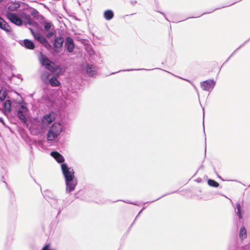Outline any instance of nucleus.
<instances>
[{
  "mask_svg": "<svg viewBox=\"0 0 250 250\" xmlns=\"http://www.w3.org/2000/svg\"><path fill=\"white\" fill-rule=\"evenodd\" d=\"M61 169L64 178L66 186V192L70 194L77 185V180L74 175L73 168L69 167L65 163L61 164Z\"/></svg>",
  "mask_w": 250,
  "mask_h": 250,
  "instance_id": "nucleus-1",
  "label": "nucleus"
},
{
  "mask_svg": "<svg viewBox=\"0 0 250 250\" xmlns=\"http://www.w3.org/2000/svg\"><path fill=\"white\" fill-rule=\"evenodd\" d=\"M55 119V117L53 113L46 114L42 117L41 122H38L37 125L33 124L29 129L33 134H38L45 130Z\"/></svg>",
  "mask_w": 250,
  "mask_h": 250,
  "instance_id": "nucleus-2",
  "label": "nucleus"
},
{
  "mask_svg": "<svg viewBox=\"0 0 250 250\" xmlns=\"http://www.w3.org/2000/svg\"><path fill=\"white\" fill-rule=\"evenodd\" d=\"M39 60L42 64L46 69L54 73L57 76L60 75L62 72L61 68L50 61L45 55L41 54L39 57Z\"/></svg>",
  "mask_w": 250,
  "mask_h": 250,
  "instance_id": "nucleus-3",
  "label": "nucleus"
},
{
  "mask_svg": "<svg viewBox=\"0 0 250 250\" xmlns=\"http://www.w3.org/2000/svg\"><path fill=\"white\" fill-rule=\"evenodd\" d=\"M63 130V125L59 122L54 123L49 127L47 133L48 141L55 140L61 134Z\"/></svg>",
  "mask_w": 250,
  "mask_h": 250,
  "instance_id": "nucleus-4",
  "label": "nucleus"
},
{
  "mask_svg": "<svg viewBox=\"0 0 250 250\" xmlns=\"http://www.w3.org/2000/svg\"><path fill=\"white\" fill-rule=\"evenodd\" d=\"M29 114L30 111L26 104L24 103H21L18 109L17 116L21 121L25 124L27 127L28 126L27 118L29 117Z\"/></svg>",
  "mask_w": 250,
  "mask_h": 250,
  "instance_id": "nucleus-5",
  "label": "nucleus"
},
{
  "mask_svg": "<svg viewBox=\"0 0 250 250\" xmlns=\"http://www.w3.org/2000/svg\"><path fill=\"white\" fill-rule=\"evenodd\" d=\"M7 18L14 24L21 26L22 24V21L18 17L17 15L15 14L12 13L11 12H7L6 14Z\"/></svg>",
  "mask_w": 250,
  "mask_h": 250,
  "instance_id": "nucleus-6",
  "label": "nucleus"
},
{
  "mask_svg": "<svg viewBox=\"0 0 250 250\" xmlns=\"http://www.w3.org/2000/svg\"><path fill=\"white\" fill-rule=\"evenodd\" d=\"M214 85L215 82L211 80L204 81L201 84L202 89L205 91H209L214 87Z\"/></svg>",
  "mask_w": 250,
  "mask_h": 250,
  "instance_id": "nucleus-7",
  "label": "nucleus"
},
{
  "mask_svg": "<svg viewBox=\"0 0 250 250\" xmlns=\"http://www.w3.org/2000/svg\"><path fill=\"white\" fill-rule=\"evenodd\" d=\"M63 42V38L62 37L56 38L54 40V46L55 51L56 53H59L61 51L62 43Z\"/></svg>",
  "mask_w": 250,
  "mask_h": 250,
  "instance_id": "nucleus-8",
  "label": "nucleus"
},
{
  "mask_svg": "<svg viewBox=\"0 0 250 250\" xmlns=\"http://www.w3.org/2000/svg\"><path fill=\"white\" fill-rule=\"evenodd\" d=\"M85 71L87 74L90 77L95 76L96 74L95 66L93 64H87L85 67Z\"/></svg>",
  "mask_w": 250,
  "mask_h": 250,
  "instance_id": "nucleus-9",
  "label": "nucleus"
},
{
  "mask_svg": "<svg viewBox=\"0 0 250 250\" xmlns=\"http://www.w3.org/2000/svg\"><path fill=\"white\" fill-rule=\"evenodd\" d=\"M32 34L34 37L35 39L37 40L38 42H41L42 44H45L47 43L46 40L45 38L42 35H41L38 32H34L32 29H30Z\"/></svg>",
  "mask_w": 250,
  "mask_h": 250,
  "instance_id": "nucleus-10",
  "label": "nucleus"
},
{
  "mask_svg": "<svg viewBox=\"0 0 250 250\" xmlns=\"http://www.w3.org/2000/svg\"><path fill=\"white\" fill-rule=\"evenodd\" d=\"M65 46L69 52H72L74 48L73 40L70 37H67L65 42Z\"/></svg>",
  "mask_w": 250,
  "mask_h": 250,
  "instance_id": "nucleus-11",
  "label": "nucleus"
},
{
  "mask_svg": "<svg viewBox=\"0 0 250 250\" xmlns=\"http://www.w3.org/2000/svg\"><path fill=\"white\" fill-rule=\"evenodd\" d=\"M51 155L59 163H62L64 161L63 157L58 152L53 151L51 152Z\"/></svg>",
  "mask_w": 250,
  "mask_h": 250,
  "instance_id": "nucleus-12",
  "label": "nucleus"
},
{
  "mask_svg": "<svg viewBox=\"0 0 250 250\" xmlns=\"http://www.w3.org/2000/svg\"><path fill=\"white\" fill-rule=\"evenodd\" d=\"M0 28L6 32H10L11 27L8 23L0 17Z\"/></svg>",
  "mask_w": 250,
  "mask_h": 250,
  "instance_id": "nucleus-13",
  "label": "nucleus"
},
{
  "mask_svg": "<svg viewBox=\"0 0 250 250\" xmlns=\"http://www.w3.org/2000/svg\"><path fill=\"white\" fill-rule=\"evenodd\" d=\"M20 5L19 2L12 3L8 6L6 12H11L12 11H16L20 7Z\"/></svg>",
  "mask_w": 250,
  "mask_h": 250,
  "instance_id": "nucleus-14",
  "label": "nucleus"
},
{
  "mask_svg": "<svg viewBox=\"0 0 250 250\" xmlns=\"http://www.w3.org/2000/svg\"><path fill=\"white\" fill-rule=\"evenodd\" d=\"M114 16V13L111 10H105L104 13V17L107 21L111 20Z\"/></svg>",
  "mask_w": 250,
  "mask_h": 250,
  "instance_id": "nucleus-15",
  "label": "nucleus"
},
{
  "mask_svg": "<svg viewBox=\"0 0 250 250\" xmlns=\"http://www.w3.org/2000/svg\"><path fill=\"white\" fill-rule=\"evenodd\" d=\"M21 18L25 21L26 23L29 25H32L33 24L34 21L31 20L30 15L25 13H22L21 15Z\"/></svg>",
  "mask_w": 250,
  "mask_h": 250,
  "instance_id": "nucleus-16",
  "label": "nucleus"
},
{
  "mask_svg": "<svg viewBox=\"0 0 250 250\" xmlns=\"http://www.w3.org/2000/svg\"><path fill=\"white\" fill-rule=\"evenodd\" d=\"M23 43L25 47L29 49H33L35 47L33 42L29 40H24L23 41Z\"/></svg>",
  "mask_w": 250,
  "mask_h": 250,
  "instance_id": "nucleus-17",
  "label": "nucleus"
},
{
  "mask_svg": "<svg viewBox=\"0 0 250 250\" xmlns=\"http://www.w3.org/2000/svg\"><path fill=\"white\" fill-rule=\"evenodd\" d=\"M43 25L44 28V30L46 32L50 31L51 30L53 29V25L50 22L44 21L43 23Z\"/></svg>",
  "mask_w": 250,
  "mask_h": 250,
  "instance_id": "nucleus-18",
  "label": "nucleus"
},
{
  "mask_svg": "<svg viewBox=\"0 0 250 250\" xmlns=\"http://www.w3.org/2000/svg\"><path fill=\"white\" fill-rule=\"evenodd\" d=\"M247 236V231L245 227H241L239 232V237L243 240Z\"/></svg>",
  "mask_w": 250,
  "mask_h": 250,
  "instance_id": "nucleus-19",
  "label": "nucleus"
},
{
  "mask_svg": "<svg viewBox=\"0 0 250 250\" xmlns=\"http://www.w3.org/2000/svg\"><path fill=\"white\" fill-rule=\"evenodd\" d=\"M4 110L9 113L11 111V103L10 100H7L3 103Z\"/></svg>",
  "mask_w": 250,
  "mask_h": 250,
  "instance_id": "nucleus-20",
  "label": "nucleus"
},
{
  "mask_svg": "<svg viewBox=\"0 0 250 250\" xmlns=\"http://www.w3.org/2000/svg\"><path fill=\"white\" fill-rule=\"evenodd\" d=\"M49 82L52 86H59L60 84L59 81L55 77H53L50 79L49 80Z\"/></svg>",
  "mask_w": 250,
  "mask_h": 250,
  "instance_id": "nucleus-21",
  "label": "nucleus"
},
{
  "mask_svg": "<svg viewBox=\"0 0 250 250\" xmlns=\"http://www.w3.org/2000/svg\"><path fill=\"white\" fill-rule=\"evenodd\" d=\"M49 73L46 71L43 72L41 75V78L44 83H47L49 77Z\"/></svg>",
  "mask_w": 250,
  "mask_h": 250,
  "instance_id": "nucleus-22",
  "label": "nucleus"
},
{
  "mask_svg": "<svg viewBox=\"0 0 250 250\" xmlns=\"http://www.w3.org/2000/svg\"><path fill=\"white\" fill-rule=\"evenodd\" d=\"M208 184L209 186L215 188H217L219 186V184L218 182L212 179H209L208 181Z\"/></svg>",
  "mask_w": 250,
  "mask_h": 250,
  "instance_id": "nucleus-23",
  "label": "nucleus"
},
{
  "mask_svg": "<svg viewBox=\"0 0 250 250\" xmlns=\"http://www.w3.org/2000/svg\"><path fill=\"white\" fill-rule=\"evenodd\" d=\"M6 93L4 91H0V100L3 101L6 98Z\"/></svg>",
  "mask_w": 250,
  "mask_h": 250,
  "instance_id": "nucleus-24",
  "label": "nucleus"
},
{
  "mask_svg": "<svg viewBox=\"0 0 250 250\" xmlns=\"http://www.w3.org/2000/svg\"><path fill=\"white\" fill-rule=\"evenodd\" d=\"M30 14L33 16L36 17V16H37L38 15L39 12H38V11L37 10H36V9H35L34 8H32L31 10L30 11Z\"/></svg>",
  "mask_w": 250,
  "mask_h": 250,
  "instance_id": "nucleus-25",
  "label": "nucleus"
},
{
  "mask_svg": "<svg viewBox=\"0 0 250 250\" xmlns=\"http://www.w3.org/2000/svg\"><path fill=\"white\" fill-rule=\"evenodd\" d=\"M54 35V29L50 30L48 32V33L46 34V37L48 38H50L52 37Z\"/></svg>",
  "mask_w": 250,
  "mask_h": 250,
  "instance_id": "nucleus-26",
  "label": "nucleus"
},
{
  "mask_svg": "<svg viewBox=\"0 0 250 250\" xmlns=\"http://www.w3.org/2000/svg\"><path fill=\"white\" fill-rule=\"evenodd\" d=\"M42 250H55V249H51L50 247V244H48L45 245L43 248L42 249Z\"/></svg>",
  "mask_w": 250,
  "mask_h": 250,
  "instance_id": "nucleus-27",
  "label": "nucleus"
},
{
  "mask_svg": "<svg viewBox=\"0 0 250 250\" xmlns=\"http://www.w3.org/2000/svg\"><path fill=\"white\" fill-rule=\"evenodd\" d=\"M237 209V214H240L241 213V206L239 204H237L236 205Z\"/></svg>",
  "mask_w": 250,
  "mask_h": 250,
  "instance_id": "nucleus-28",
  "label": "nucleus"
},
{
  "mask_svg": "<svg viewBox=\"0 0 250 250\" xmlns=\"http://www.w3.org/2000/svg\"><path fill=\"white\" fill-rule=\"evenodd\" d=\"M0 122L3 125H5V123L1 118H0Z\"/></svg>",
  "mask_w": 250,
  "mask_h": 250,
  "instance_id": "nucleus-29",
  "label": "nucleus"
},
{
  "mask_svg": "<svg viewBox=\"0 0 250 250\" xmlns=\"http://www.w3.org/2000/svg\"><path fill=\"white\" fill-rule=\"evenodd\" d=\"M238 215V217L240 219L242 218V215H241V213H240V214H237Z\"/></svg>",
  "mask_w": 250,
  "mask_h": 250,
  "instance_id": "nucleus-30",
  "label": "nucleus"
},
{
  "mask_svg": "<svg viewBox=\"0 0 250 250\" xmlns=\"http://www.w3.org/2000/svg\"><path fill=\"white\" fill-rule=\"evenodd\" d=\"M140 213H141V211H140V212H139V213H138V215L140 214Z\"/></svg>",
  "mask_w": 250,
  "mask_h": 250,
  "instance_id": "nucleus-31",
  "label": "nucleus"
},
{
  "mask_svg": "<svg viewBox=\"0 0 250 250\" xmlns=\"http://www.w3.org/2000/svg\"><path fill=\"white\" fill-rule=\"evenodd\" d=\"M3 0H0V3Z\"/></svg>",
  "mask_w": 250,
  "mask_h": 250,
  "instance_id": "nucleus-32",
  "label": "nucleus"
}]
</instances>
